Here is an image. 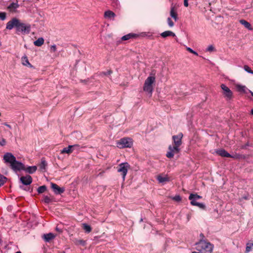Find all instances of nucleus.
Masks as SVG:
<instances>
[{"instance_id": "ddd939ff", "label": "nucleus", "mask_w": 253, "mask_h": 253, "mask_svg": "<svg viewBox=\"0 0 253 253\" xmlns=\"http://www.w3.org/2000/svg\"><path fill=\"white\" fill-rule=\"evenodd\" d=\"M21 183L25 185H30L32 182V178L29 175L25 176H21L20 178Z\"/></svg>"}, {"instance_id": "c9c22d12", "label": "nucleus", "mask_w": 253, "mask_h": 253, "mask_svg": "<svg viewBox=\"0 0 253 253\" xmlns=\"http://www.w3.org/2000/svg\"><path fill=\"white\" fill-rule=\"evenodd\" d=\"M186 50L187 51H188L189 52H190V53H192L194 54V55H195L196 56L198 55V53L196 51L193 50L191 48H190L189 47H186Z\"/></svg>"}, {"instance_id": "5701e85b", "label": "nucleus", "mask_w": 253, "mask_h": 253, "mask_svg": "<svg viewBox=\"0 0 253 253\" xmlns=\"http://www.w3.org/2000/svg\"><path fill=\"white\" fill-rule=\"evenodd\" d=\"M161 36L163 38H166L167 37H169V36H171V37H175V34L170 31H165L163 33H162L161 34Z\"/></svg>"}, {"instance_id": "473e14b6", "label": "nucleus", "mask_w": 253, "mask_h": 253, "mask_svg": "<svg viewBox=\"0 0 253 253\" xmlns=\"http://www.w3.org/2000/svg\"><path fill=\"white\" fill-rule=\"evenodd\" d=\"M7 178L3 175L0 174V187L6 181Z\"/></svg>"}, {"instance_id": "72a5a7b5", "label": "nucleus", "mask_w": 253, "mask_h": 253, "mask_svg": "<svg viewBox=\"0 0 253 253\" xmlns=\"http://www.w3.org/2000/svg\"><path fill=\"white\" fill-rule=\"evenodd\" d=\"M244 69L248 73L253 74V71H252L248 65H245Z\"/></svg>"}, {"instance_id": "a19ab883", "label": "nucleus", "mask_w": 253, "mask_h": 253, "mask_svg": "<svg viewBox=\"0 0 253 253\" xmlns=\"http://www.w3.org/2000/svg\"><path fill=\"white\" fill-rule=\"evenodd\" d=\"M6 144V141L5 139L2 138L1 140H0V145L4 146Z\"/></svg>"}, {"instance_id": "bb28decb", "label": "nucleus", "mask_w": 253, "mask_h": 253, "mask_svg": "<svg viewBox=\"0 0 253 253\" xmlns=\"http://www.w3.org/2000/svg\"><path fill=\"white\" fill-rule=\"evenodd\" d=\"M44 43V39L43 38H39L38 40L34 41V44L35 46H41Z\"/></svg>"}, {"instance_id": "f03ea898", "label": "nucleus", "mask_w": 253, "mask_h": 253, "mask_svg": "<svg viewBox=\"0 0 253 253\" xmlns=\"http://www.w3.org/2000/svg\"><path fill=\"white\" fill-rule=\"evenodd\" d=\"M196 248L198 250L201 251L203 250L208 253H212L214 247L213 245L204 240H201L196 244Z\"/></svg>"}, {"instance_id": "c85d7f7f", "label": "nucleus", "mask_w": 253, "mask_h": 253, "mask_svg": "<svg viewBox=\"0 0 253 253\" xmlns=\"http://www.w3.org/2000/svg\"><path fill=\"white\" fill-rule=\"evenodd\" d=\"M74 243L76 245H82V246H84L86 244V242L85 241L83 240H78L75 239L74 240Z\"/></svg>"}, {"instance_id": "393cba45", "label": "nucleus", "mask_w": 253, "mask_h": 253, "mask_svg": "<svg viewBox=\"0 0 253 253\" xmlns=\"http://www.w3.org/2000/svg\"><path fill=\"white\" fill-rule=\"evenodd\" d=\"M157 179L160 183H164L169 181V179L168 176H163L161 175H159L157 176Z\"/></svg>"}, {"instance_id": "1a4fd4ad", "label": "nucleus", "mask_w": 253, "mask_h": 253, "mask_svg": "<svg viewBox=\"0 0 253 253\" xmlns=\"http://www.w3.org/2000/svg\"><path fill=\"white\" fill-rule=\"evenodd\" d=\"M179 147L176 145H169V151L167 152L166 156L169 158H171L175 154L179 153Z\"/></svg>"}, {"instance_id": "412c9836", "label": "nucleus", "mask_w": 253, "mask_h": 253, "mask_svg": "<svg viewBox=\"0 0 253 253\" xmlns=\"http://www.w3.org/2000/svg\"><path fill=\"white\" fill-rule=\"evenodd\" d=\"M137 37V35L133 33H129L127 35H126L122 37V40L123 41H126L129 40L130 39L135 38Z\"/></svg>"}, {"instance_id": "20e7f679", "label": "nucleus", "mask_w": 253, "mask_h": 253, "mask_svg": "<svg viewBox=\"0 0 253 253\" xmlns=\"http://www.w3.org/2000/svg\"><path fill=\"white\" fill-rule=\"evenodd\" d=\"M202 198V196L197 194L191 193L189 196V199L191 201L190 203L192 206H197L201 209H205L206 206L204 204L197 202L198 200Z\"/></svg>"}, {"instance_id": "a878e982", "label": "nucleus", "mask_w": 253, "mask_h": 253, "mask_svg": "<svg viewBox=\"0 0 253 253\" xmlns=\"http://www.w3.org/2000/svg\"><path fill=\"white\" fill-rule=\"evenodd\" d=\"M21 60H22V64L23 65L27 66H29L31 67H32V65L29 63L27 56H26V55L23 56L22 57Z\"/></svg>"}, {"instance_id": "aec40b11", "label": "nucleus", "mask_w": 253, "mask_h": 253, "mask_svg": "<svg viewBox=\"0 0 253 253\" xmlns=\"http://www.w3.org/2000/svg\"><path fill=\"white\" fill-rule=\"evenodd\" d=\"M37 169V167L36 166H29L26 168L25 167V169H23V170H25L26 172H28L29 174H33L36 172Z\"/></svg>"}, {"instance_id": "c756f323", "label": "nucleus", "mask_w": 253, "mask_h": 253, "mask_svg": "<svg viewBox=\"0 0 253 253\" xmlns=\"http://www.w3.org/2000/svg\"><path fill=\"white\" fill-rule=\"evenodd\" d=\"M253 246V241L252 243H248L246 244V253H248L251 251L252 247Z\"/></svg>"}, {"instance_id": "37998d69", "label": "nucleus", "mask_w": 253, "mask_h": 253, "mask_svg": "<svg viewBox=\"0 0 253 253\" xmlns=\"http://www.w3.org/2000/svg\"><path fill=\"white\" fill-rule=\"evenodd\" d=\"M249 143L247 142L244 145L241 146V149H246L248 146H249Z\"/></svg>"}, {"instance_id": "cd10ccee", "label": "nucleus", "mask_w": 253, "mask_h": 253, "mask_svg": "<svg viewBox=\"0 0 253 253\" xmlns=\"http://www.w3.org/2000/svg\"><path fill=\"white\" fill-rule=\"evenodd\" d=\"M236 87L237 88L238 91L241 92H245L246 90L247 89L245 85H242L241 84H237L236 85Z\"/></svg>"}, {"instance_id": "a18cd8bd", "label": "nucleus", "mask_w": 253, "mask_h": 253, "mask_svg": "<svg viewBox=\"0 0 253 253\" xmlns=\"http://www.w3.org/2000/svg\"><path fill=\"white\" fill-rule=\"evenodd\" d=\"M188 0H184V5L185 7H188Z\"/></svg>"}, {"instance_id": "6e6552de", "label": "nucleus", "mask_w": 253, "mask_h": 253, "mask_svg": "<svg viewBox=\"0 0 253 253\" xmlns=\"http://www.w3.org/2000/svg\"><path fill=\"white\" fill-rule=\"evenodd\" d=\"M221 88L223 90V94L226 100H231L233 96L232 91L224 84H221Z\"/></svg>"}, {"instance_id": "603ef678", "label": "nucleus", "mask_w": 253, "mask_h": 253, "mask_svg": "<svg viewBox=\"0 0 253 253\" xmlns=\"http://www.w3.org/2000/svg\"><path fill=\"white\" fill-rule=\"evenodd\" d=\"M15 253H21V252L20 251H18V252H16Z\"/></svg>"}, {"instance_id": "dca6fc26", "label": "nucleus", "mask_w": 253, "mask_h": 253, "mask_svg": "<svg viewBox=\"0 0 253 253\" xmlns=\"http://www.w3.org/2000/svg\"><path fill=\"white\" fill-rule=\"evenodd\" d=\"M16 2H13L11 3L8 6V10L11 12L16 11V10L19 7V5L18 3L17 0H16Z\"/></svg>"}, {"instance_id": "3c124183", "label": "nucleus", "mask_w": 253, "mask_h": 253, "mask_svg": "<svg viewBox=\"0 0 253 253\" xmlns=\"http://www.w3.org/2000/svg\"><path fill=\"white\" fill-rule=\"evenodd\" d=\"M56 229L57 231H60V230L57 227H56Z\"/></svg>"}, {"instance_id": "9b49d317", "label": "nucleus", "mask_w": 253, "mask_h": 253, "mask_svg": "<svg viewBox=\"0 0 253 253\" xmlns=\"http://www.w3.org/2000/svg\"><path fill=\"white\" fill-rule=\"evenodd\" d=\"M10 167L15 172L25 169V165L16 160L15 162L10 165Z\"/></svg>"}, {"instance_id": "39448f33", "label": "nucleus", "mask_w": 253, "mask_h": 253, "mask_svg": "<svg viewBox=\"0 0 253 253\" xmlns=\"http://www.w3.org/2000/svg\"><path fill=\"white\" fill-rule=\"evenodd\" d=\"M132 145V140L128 137L123 138L117 143V146L119 148H130Z\"/></svg>"}, {"instance_id": "ea45409f", "label": "nucleus", "mask_w": 253, "mask_h": 253, "mask_svg": "<svg viewBox=\"0 0 253 253\" xmlns=\"http://www.w3.org/2000/svg\"><path fill=\"white\" fill-rule=\"evenodd\" d=\"M214 49V47L212 45H211L208 47V48L206 49V51H209V52H211V51H213Z\"/></svg>"}, {"instance_id": "a211bd4d", "label": "nucleus", "mask_w": 253, "mask_h": 253, "mask_svg": "<svg viewBox=\"0 0 253 253\" xmlns=\"http://www.w3.org/2000/svg\"><path fill=\"white\" fill-rule=\"evenodd\" d=\"M170 15L172 18H173L174 19L175 21H177V20H178L177 13L176 11L175 7L173 5H171V6L170 7Z\"/></svg>"}, {"instance_id": "de8ad7c7", "label": "nucleus", "mask_w": 253, "mask_h": 253, "mask_svg": "<svg viewBox=\"0 0 253 253\" xmlns=\"http://www.w3.org/2000/svg\"><path fill=\"white\" fill-rule=\"evenodd\" d=\"M80 148V145H79V146L78 147H74V148H73V151L75 149L76 150H78V149H79Z\"/></svg>"}, {"instance_id": "f3484780", "label": "nucleus", "mask_w": 253, "mask_h": 253, "mask_svg": "<svg viewBox=\"0 0 253 253\" xmlns=\"http://www.w3.org/2000/svg\"><path fill=\"white\" fill-rule=\"evenodd\" d=\"M47 163L44 158H42L41 162L39 165V169L42 172H45L46 170Z\"/></svg>"}, {"instance_id": "7c9ffc66", "label": "nucleus", "mask_w": 253, "mask_h": 253, "mask_svg": "<svg viewBox=\"0 0 253 253\" xmlns=\"http://www.w3.org/2000/svg\"><path fill=\"white\" fill-rule=\"evenodd\" d=\"M46 190V186L42 185L38 187L37 191L39 194L43 193Z\"/></svg>"}, {"instance_id": "4c0bfd02", "label": "nucleus", "mask_w": 253, "mask_h": 253, "mask_svg": "<svg viewBox=\"0 0 253 253\" xmlns=\"http://www.w3.org/2000/svg\"><path fill=\"white\" fill-rule=\"evenodd\" d=\"M43 201L46 204H49L51 202V200L48 196H45L44 197Z\"/></svg>"}, {"instance_id": "7ed1b4c3", "label": "nucleus", "mask_w": 253, "mask_h": 253, "mask_svg": "<svg viewBox=\"0 0 253 253\" xmlns=\"http://www.w3.org/2000/svg\"><path fill=\"white\" fill-rule=\"evenodd\" d=\"M155 82V77L154 76H149L144 82L143 90L147 92L150 96L152 95L153 91V84Z\"/></svg>"}, {"instance_id": "2f4dec72", "label": "nucleus", "mask_w": 253, "mask_h": 253, "mask_svg": "<svg viewBox=\"0 0 253 253\" xmlns=\"http://www.w3.org/2000/svg\"><path fill=\"white\" fill-rule=\"evenodd\" d=\"M83 228L87 233H89L91 231V227L85 223L83 224Z\"/></svg>"}, {"instance_id": "f8f14e48", "label": "nucleus", "mask_w": 253, "mask_h": 253, "mask_svg": "<svg viewBox=\"0 0 253 253\" xmlns=\"http://www.w3.org/2000/svg\"><path fill=\"white\" fill-rule=\"evenodd\" d=\"M183 137V134L181 133H179L178 135H173L172 136V139L173 141V143L174 145L177 146L179 147L181 143V139Z\"/></svg>"}, {"instance_id": "49530a36", "label": "nucleus", "mask_w": 253, "mask_h": 253, "mask_svg": "<svg viewBox=\"0 0 253 253\" xmlns=\"http://www.w3.org/2000/svg\"><path fill=\"white\" fill-rule=\"evenodd\" d=\"M3 125H4V126H6L7 127H8L10 129H11V126L10 125H9V124H8L7 123H4L3 124Z\"/></svg>"}, {"instance_id": "79ce46f5", "label": "nucleus", "mask_w": 253, "mask_h": 253, "mask_svg": "<svg viewBox=\"0 0 253 253\" xmlns=\"http://www.w3.org/2000/svg\"><path fill=\"white\" fill-rule=\"evenodd\" d=\"M51 51L52 52H55L56 50V46L55 44L52 45L50 47Z\"/></svg>"}, {"instance_id": "09e8293b", "label": "nucleus", "mask_w": 253, "mask_h": 253, "mask_svg": "<svg viewBox=\"0 0 253 253\" xmlns=\"http://www.w3.org/2000/svg\"><path fill=\"white\" fill-rule=\"evenodd\" d=\"M251 113L253 115V108L251 110Z\"/></svg>"}, {"instance_id": "4be33fe9", "label": "nucleus", "mask_w": 253, "mask_h": 253, "mask_svg": "<svg viewBox=\"0 0 253 253\" xmlns=\"http://www.w3.org/2000/svg\"><path fill=\"white\" fill-rule=\"evenodd\" d=\"M240 23L244 25L245 26V28H246L247 29H248L249 30H253V28L252 27V26L251 25V24L248 22V21H246L245 20H244V19H241L240 20Z\"/></svg>"}, {"instance_id": "6ab92c4d", "label": "nucleus", "mask_w": 253, "mask_h": 253, "mask_svg": "<svg viewBox=\"0 0 253 253\" xmlns=\"http://www.w3.org/2000/svg\"><path fill=\"white\" fill-rule=\"evenodd\" d=\"M55 236L52 233L43 234L42 238L46 242H49L55 238Z\"/></svg>"}, {"instance_id": "f257e3e1", "label": "nucleus", "mask_w": 253, "mask_h": 253, "mask_svg": "<svg viewBox=\"0 0 253 253\" xmlns=\"http://www.w3.org/2000/svg\"><path fill=\"white\" fill-rule=\"evenodd\" d=\"M13 28H16L17 32H21L23 34H29L30 32L31 26L29 24L22 23L16 18H12L6 24V28L8 30H11Z\"/></svg>"}, {"instance_id": "0eeeda50", "label": "nucleus", "mask_w": 253, "mask_h": 253, "mask_svg": "<svg viewBox=\"0 0 253 253\" xmlns=\"http://www.w3.org/2000/svg\"><path fill=\"white\" fill-rule=\"evenodd\" d=\"M216 153L219 156L223 157L232 158L234 159H239L241 158V155L239 154H235L232 155L228 153L226 150L223 149H220L216 151Z\"/></svg>"}, {"instance_id": "9d476101", "label": "nucleus", "mask_w": 253, "mask_h": 253, "mask_svg": "<svg viewBox=\"0 0 253 253\" xmlns=\"http://www.w3.org/2000/svg\"><path fill=\"white\" fill-rule=\"evenodd\" d=\"M3 160L5 164H9L10 166L15 162V157L11 153H6L3 157Z\"/></svg>"}, {"instance_id": "4468645a", "label": "nucleus", "mask_w": 253, "mask_h": 253, "mask_svg": "<svg viewBox=\"0 0 253 253\" xmlns=\"http://www.w3.org/2000/svg\"><path fill=\"white\" fill-rule=\"evenodd\" d=\"M51 186L56 194H61L64 192V188L59 187L55 183H51Z\"/></svg>"}, {"instance_id": "8fccbe9b", "label": "nucleus", "mask_w": 253, "mask_h": 253, "mask_svg": "<svg viewBox=\"0 0 253 253\" xmlns=\"http://www.w3.org/2000/svg\"><path fill=\"white\" fill-rule=\"evenodd\" d=\"M250 93H251V94L252 96H253V92H252V91H251V90L250 91Z\"/></svg>"}, {"instance_id": "e433bc0d", "label": "nucleus", "mask_w": 253, "mask_h": 253, "mask_svg": "<svg viewBox=\"0 0 253 253\" xmlns=\"http://www.w3.org/2000/svg\"><path fill=\"white\" fill-rule=\"evenodd\" d=\"M6 18V13L4 12H0V19L4 20Z\"/></svg>"}, {"instance_id": "2eb2a0df", "label": "nucleus", "mask_w": 253, "mask_h": 253, "mask_svg": "<svg viewBox=\"0 0 253 253\" xmlns=\"http://www.w3.org/2000/svg\"><path fill=\"white\" fill-rule=\"evenodd\" d=\"M78 144H75L73 145H69L67 147L64 148L61 151V153L64 154L67 153L70 154L73 151L74 147H78Z\"/></svg>"}, {"instance_id": "c03bdc74", "label": "nucleus", "mask_w": 253, "mask_h": 253, "mask_svg": "<svg viewBox=\"0 0 253 253\" xmlns=\"http://www.w3.org/2000/svg\"><path fill=\"white\" fill-rule=\"evenodd\" d=\"M112 73V71L111 70H109L106 72H103V74L104 75H109Z\"/></svg>"}, {"instance_id": "423d86ee", "label": "nucleus", "mask_w": 253, "mask_h": 253, "mask_svg": "<svg viewBox=\"0 0 253 253\" xmlns=\"http://www.w3.org/2000/svg\"><path fill=\"white\" fill-rule=\"evenodd\" d=\"M129 167V165L127 163H122L119 165L117 171L121 173L123 181L125 180Z\"/></svg>"}, {"instance_id": "58836bf2", "label": "nucleus", "mask_w": 253, "mask_h": 253, "mask_svg": "<svg viewBox=\"0 0 253 253\" xmlns=\"http://www.w3.org/2000/svg\"><path fill=\"white\" fill-rule=\"evenodd\" d=\"M172 199L173 200L177 202H179L181 200V198L179 195H175L174 197L172 198Z\"/></svg>"}, {"instance_id": "b1692460", "label": "nucleus", "mask_w": 253, "mask_h": 253, "mask_svg": "<svg viewBox=\"0 0 253 253\" xmlns=\"http://www.w3.org/2000/svg\"><path fill=\"white\" fill-rule=\"evenodd\" d=\"M116 16V14L114 12L111 10H108L105 12L104 13V17L108 19H112L114 18Z\"/></svg>"}, {"instance_id": "f704fd0d", "label": "nucleus", "mask_w": 253, "mask_h": 253, "mask_svg": "<svg viewBox=\"0 0 253 253\" xmlns=\"http://www.w3.org/2000/svg\"><path fill=\"white\" fill-rule=\"evenodd\" d=\"M167 22L169 27H172L174 26V23L170 17L168 18Z\"/></svg>"}]
</instances>
